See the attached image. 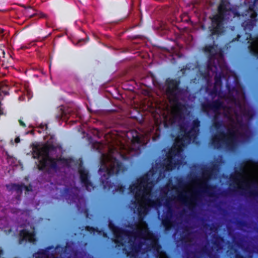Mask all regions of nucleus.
<instances>
[{
  "instance_id": "1",
  "label": "nucleus",
  "mask_w": 258,
  "mask_h": 258,
  "mask_svg": "<svg viewBox=\"0 0 258 258\" xmlns=\"http://www.w3.org/2000/svg\"><path fill=\"white\" fill-rule=\"evenodd\" d=\"M230 3L228 0H221L218 7L217 13L210 18L211 23L208 27L209 37L219 36L224 31V22L229 19V7Z\"/></svg>"
},
{
  "instance_id": "2",
  "label": "nucleus",
  "mask_w": 258,
  "mask_h": 258,
  "mask_svg": "<svg viewBox=\"0 0 258 258\" xmlns=\"http://www.w3.org/2000/svg\"><path fill=\"white\" fill-rule=\"evenodd\" d=\"M56 149L55 147L52 144H45L42 147L35 145L33 147L32 155L35 159H39L42 157V159L39 161L37 168L40 171H44L46 167L56 170L58 169L57 163L56 159L50 156L49 153Z\"/></svg>"
},
{
  "instance_id": "3",
  "label": "nucleus",
  "mask_w": 258,
  "mask_h": 258,
  "mask_svg": "<svg viewBox=\"0 0 258 258\" xmlns=\"http://www.w3.org/2000/svg\"><path fill=\"white\" fill-rule=\"evenodd\" d=\"M165 84L166 92L170 98V102L173 104L177 113L181 115L186 107L185 104L179 101V96L182 92V89L179 87L180 81L179 79L168 78Z\"/></svg>"
},
{
  "instance_id": "4",
  "label": "nucleus",
  "mask_w": 258,
  "mask_h": 258,
  "mask_svg": "<svg viewBox=\"0 0 258 258\" xmlns=\"http://www.w3.org/2000/svg\"><path fill=\"white\" fill-rule=\"evenodd\" d=\"M238 133L237 130L233 129H229L227 134L223 131H219L212 138L210 144L214 149H220L224 145L228 150H232L237 144Z\"/></svg>"
},
{
  "instance_id": "5",
  "label": "nucleus",
  "mask_w": 258,
  "mask_h": 258,
  "mask_svg": "<svg viewBox=\"0 0 258 258\" xmlns=\"http://www.w3.org/2000/svg\"><path fill=\"white\" fill-rule=\"evenodd\" d=\"M216 186L215 185L208 184L207 182H203L200 187L194 191L190 197H188L187 200H185L186 197L185 192H181L177 196L179 201H182L187 206L189 209L192 210L196 207L197 202L199 201L200 196L201 192L207 194L210 197H215V194L213 192Z\"/></svg>"
},
{
  "instance_id": "6",
  "label": "nucleus",
  "mask_w": 258,
  "mask_h": 258,
  "mask_svg": "<svg viewBox=\"0 0 258 258\" xmlns=\"http://www.w3.org/2000/svg\"><path fill=\"white\" fill-rule=\"evenodd\" d=\"M110 162V165L109 167L106 165L105 161L101 160V163L104 165V169L107 172L105 180L101 179V184L103 185L104 189L110 190L113 186V183L109 179L110 177L114 174L117 175L120 172H123L125 170V168L123 164L115 157H111L109 159Z\"/></svg>"
},
{
  "instance_id": "7",
  "label": "nucleus",
  "mask_w": 258,
  "mask_h": 258,
  "mask_svg": "<svg viewBox=\"0 0 258 258\" xmlns=\"http://www.w3.org/2000/svg\"><path fill=\"white\" fill-rule=\"evenodd\" d=\"M200 121L198 119H194L191 123L190 128L187 131V128L184 126H180V129L181 134V137H178L176 140V146L179 144V146H184V144H189L191 141H195L199 134Z\"/></svg>"
},
{
  "instance_id": "8",
  "label": "nucleus",
  "mask_w": 258,
  "mask_h": 258,
  "mask_svg": "<svg viewBox=\"0 0 258 258\" xmlns=\"http://www.w3.org/2000/svg\"><path fill=\"white\" fill-rule=\"evenodd\" d=\"M109 228L115 237L114 242L118 247L123 246L124 245V243L122 241L123 238L122 235L130 237L131 236V234H134L135 236L140 237H142L143 235V231L141 230L137 229L135 231H130L120 228L111 222H110L109 224Z\"/></svg>"
},
{
  "instance_id": "9",
  "label": "nucleus",
  "mask_w": 258,
  "mask_h": 258,
  "mask_svg": "<svg viewBox=\"0 0 258 258\" xmlns=\"http://www.w3.org/2000/svg\"><path fill=\"white\" fill-rule=\"evenodd\" d=\"M163 199L158 198L153 200L150 197L145 198L144 204H139L137 208L139 219L143 220L151 208H159L162 205Z\"/></svg>"
},
{
  "instance_id": "10",
  "label": "nucleus",
  "mask_w": 258,
  "mask_h": 258,
  "mask_svg": "<svg viewBox=\"0 0 258 258\" xmlns=\"http://www.w3.org/2000/svg\"><path fill=\"white\" fill-rule=\"evenodd\" d=\"M254 3L249 5L248 9L245 11V17L247 19L242 23V26L244 30H251L255 26L256 22L257 12L254 10Z\"/></svg>"
},
{
  "instance_id": "11",
  "label": "nucleus",
  "mask_w": 258,
  "mask_h": 258,
  "mask_svg": "<svg viewBox=\"0 0 258 258\" xmlns=\"http://www.w3.org/2000/svg\"><path fill=\"white\" fill-rule=\"evenodd\" d=\"M201 110L206 114H209L210 110H212L215 114H220V110L225 107L223 101L219 99L212 101H208L201 103Z\"/></svg>"
},
{
  "instance_id": "12",
  "label": "nucleus",
  "mask_w": 258,
  "mask_h": 258,
  "mask_svg": "<svg viewBox=\"0 0 258 258\" xmlns=\"http://www.w3.org/2000/svg\"><path fill=\"white\" fill-rule=\"evenodd\" d=\"M143 232V235L142 237H140L138 236H136L134 234H131V236L128 237L129 238L128 243L130 245V249L131 251H128L126 247H123L122 248V252L126 255L127 256H129L131 257H134L137 253H138L143 245V243L141 242H139L138 243L135 242V240L137 238H144V236H145V232Z\"/></svg>"
},
{
  "instance_id": "13",
  "label": "nucleus",
  "mask_w": 258,
  "mask_h": 258,
  "mask_svg": "<svg viewBox=\"0 0 258 258\" xmlns=\"http://www.w3.org/2000/svg\"><path fill=\"white\" fill-rule=\"evenodd\" d=\"M205 51L209 53L208 60L207 62V70L209 71H213V67L214 68V71L216 72L218 69V66L215 62L217 49L214 45H209L205 47Z\"/></svg>"
},
{
  "instance_id": "14",
  "label": "nucleus",
  "mask_w": 258,
  "mask_h": 258,
  "mask_svg": "<svg viewBox=\"0 0 258 258\" xmlns=\"http://www.w3.org/2000/svg\"><path fill=\"white\" fill-rule=\"evenodd\" d=\"M80 182L82 186L88 191H91L94 188L93 183L90 180L89 171L84 167L80 166L78 169Z\"/></svg>"
},
{
  "instance_id": "15",
  "label": "nucleus",
  "mask_w": 258,
  "mask_h": 258,
  "mask_svg": "<svg viewBox=\"0 0 258 258\" xmlns=\"http://www.w3.org/2000/svg\"><path fill=\"white\" fill-rule=\"evenodd\" d=\"M253 163L254 161L252 159H246L244 160L242 163H241L239 167V171L237 170H235V174H231L230 176V180L237 183L238 182L242 185H245L246 187H249L248 183L244 180L242 179L241 173L244 172V168L246 164L247 163Z\"/></svg>"
},
{
  "instance_id": "16",
  "label": "nucleus",
  "mask_w": 258,
  "mask_h": 258,
  "mask_svg": "<svg viewBox=\"0 0 258 258\" xmlns=\"http://www.w3.org/2000/svg\"><path fill=\"white\" fill-rule=\"evenodd\" d=\"M80 189L77 187H66L63 189V195L69 204L80 202L82 199L79 196Z\"/></svg>"
},
{
  "instance_id": "17",
  "label": "nucleus",
  "mask_w": 258,
  "mask_h": 258,
  "mask_svg": "<svg viewBox=\"0 0 258 258\" xmlns=\"http://www.w3.org/2000/svg\"><path fill=\"white\" fill-rule=\"evenodd\" d=\"M139 182V183L138 185H130L129 187L130 192H134L135 189H137L135 197L136 200H138V198L141 197V187L147 184H152L153 181L150 180L148 174H145L140 178Z\"/></svg>"
},
{
  "instance_id": "18",
  "label": "nucleus",
  "mask_w": 258,
  "mask_h": 258,
  "mask_svg": "<svg viewBox=\"0 0 258 258\" xmlns=\"http://www.w3.org/2000/svg\"><path fill=\"white\" fill-rule=\"evenodd\" d=\"M172 214V211L171 208L169 207L166 215L163 218L161 221V223L166 231H169L172 227V222L171 220Z\"/></svg>"
},
{
  "instance_id": "19",
  "label": "nucleus",
  "mask_w": 258,
  "mask_h": 258,
  "mask_svg": "<svg viewBox=\"0 0 258 258\" xmlns=\"http://www.w3.org/2000/svg\"><path fill=\"white\" fill-rule=\"evenodd\" d=\"M6 187L10 191L15 190L18 196H20L23 190V183L21 184L18 183H11L9 185H7Z\"/></svg>"
},
{
  "instance_id": "20",
  "label": "nucleus",
  "mask_w": 258,
  "mask_h": 258,
  "mask_svg": "<svg viewBox=\"0 0 258 258\" xmlns=\"http://www.w3.org/2000/svg\"><path fill=\"white\" fill-rule=\"evenodd\" d=\"M214 70V68L213 67V71L211 72L216 73V75L214 77L215 82L214 86L221 88L222 86V79L225 77L224 74L222 72L218 73V70L216 72H215Z\"/></svg>"
},
{
  "instance_id": "21",
  "label": "nucleus",
  "mask_w": 258,
  "mask_h": 258,
  "mask_svg": "<svg viewBox=\"0 0 258 258\" xmlns=\"http://www.w3.org/2000/svg\"><path fill=\"white\" fill-rule=\"evenodd\" d=\"M53 248V246H48L45 249H39L34 256L35 258H45L48 256V251Z\"/></svg>"
},
{
  "instance_id": "22",
  "label": "nucleus",
  "mask_w": 258,
  "mask_h": 258,
  "mask_svg": "<svg viewBox=\"0 0 258 258\" xmlns=\"http://www.w3.org/2000/svg\"><path fill=\"white\" fill-rule=\"evenodd\" d=\"M214 238L215 240L212 241V244L214 248L217 251L221 250L222 249V243L224 241V237L220 235H216Z\"/></svg>"
},
{
  "instance_id": "23",
  "label": "nucleus",
  "mask_w": 258,
  "mask_h": 258,
  "mask_svg": "<svg viewBox=\"0 0 258 258\" xmlns=\"http://www.w3.org/2000/svg\"><path fill=\"white\" fill-rule=\"evenodd\" d=\"M218 169V165L216 163L212 164L211 166L206 167L204 170L203 174L207 176H210L212 175L214 172H216Z\"/></svg>"
},
{
  "instance_id": "24",
  "label": "nucleus",
  "mask_w": 258,
  "mask_h": 258,
  "mask_svg": "<svg viewBox=\"0 0 258 258\" xmlns=\"http://www.w3.org/2000/svg\"><path fill=\"white\" fill-rule=\"evenodd\" d=\"M219 115L218 114H215L213 119L212 126L217 131L224 126L222 120H217Z\"/></svg>"
},
{
  "instance_id": "25",
  "label": "nucleus",
  "mask_w": 258,
  "mask_h": 258,
  "mask_svg": "<svg viewBox=\"0 0 258 258\" xmlns=\"http://www.w3.org/2000/svg\"><path fill=\"white\" fill-rule=\"evenodd\" d=\"M154 185L153 182H152V184H147L145 185L142 186L143 187V195L142 198L144 199V201H145V198L149 197L150 195V193L151 190H152L153 186Z\"/></svg>"
},
{
  "instance_id": "26",
  "label": "nucleus",
  "mask_w": 258,
  "mask_h": 258,
  "mask_svg": "<svg viewBox=\"0 0 258 258\" xmlns=\"http://www.w3.org/2000/svg\"><path fill=\"white\" fill-rule=\"evenodd\" d=\"M20 235L21 237V241L28 239L30 242L32 241V240L30 238L31 237L34 236L33 234L26 229H23L21 230L20 232Z\"/></svg>"
},
{
  "instance_id": "27",
  "label": "nucleus",
  "mask_w": 258,
  "mask_h": 258,
  "mask_svg": "<svg viewBox=\"0 0 258 258\" xmlns=\"http://www.w3.org/2000/svg\"><path fill=\"white\" fill-rule=\"evenodd\" d=\"M175 165L173 162L172 158L167 156V158L165 160V166L167 170H171Z\"/></svg>"
},
{
  "instance_id": "28",
  "label": "nucleus",
  "mask_w": 258,
  "mask_h": 258,
  "mask_svg": "<svg viewBox=\"0 0 258 258\" xmlns=\"http://www.w3.org/2000/svg\"><path fill=\"white\" fill-rule=\"evenodd\" d=\"M180 151H181L180 149L178 147H177L175 146L173 147V148H172L171 149V150H170L167 156L173 158V157H175L178 153H179Z\"/></svg>"
},
{
  "instance_id": "29",
  "label": "nucleus",
  "mask_w": 258,
  "mask_h": 258,
  "mask_svg": "<svg viewBox=\"0 0 258 258\" xmlns=\"http://www.w3.org/2000/svg\"><path fill=\"white\" fill-rule=\"evenodd\" d=\"M201 251L210 258H215V255L213 253L211 249H209L206 246H204L202 248Z\"/></svg>"
},
{
  "instance_id": "30",
  "label": "nucleus",
  "mask_w": 258,
  "mask_h": 258,
  "mask_svg": "<svg viewBox=\"0 0 258 258\" xmlns=\"http://www.w3.org/2000/svg\"><path fill=\"white\" fill-rule=\"evenodd\" d=\"M230 11L229 12V18L231 16V14L233 15V16L234 18L239 17L240 16H242L243 17H244L245 16V12L241 14L236 9H233L231 8H230Z\"/></svg>"
},
{
  "instance_id": "31",
  "label": "nucleus",
  "mask_w": 258,
  "mask_h": 258,
  "mask_svg": "<svg viewBox=\"0 0 258 258\" xmlns=\"http://www.w3.org/2000/svg\"><path fill=\"white\" fill-rule=\"evenodd\" d=\"M248 49L249 53L252 55L258 58V50L255 46L251 44L248 45Z\"/></svg>"
},
{
  "instance_id": "32",
  "label": "nucleus",
  "mask_w": 258,
  "mask_h": 258,
  "mask_svg": "<svg viewBox=\"0 0 258 258\" xmlns=\"http://www.w3.org/2000/svg\"><path fill=\"white\" fill-rule=\"evenodd\" d=\"M56 163L60 162L62 164L66 165L67 166H70V163L72 161V159H67L64 157H60L58 158H55Z\"/></svg>"
},
{
  "instance_id": "33",
  "label": "nucleus",
  "mask_w": 258,
  "mask_h": 258,
  "mask_svg": "<svg viewBox=\"0 0 258 258\" xmlns=\"http://www.w3.org/2000/svg\"><path fill=\"white\" fill-rule=\"evenodd\" d=\"M85 230L90 232V233H94L95 232H99L100 231L98 230V228L97 227H94L90 226H86Z\"/></svg>"
},
{
  "instance_id": "34",
  "label": "nucleus",
  "mask_w": 258,
  "mask_h": 258,
  "mask_svg": "<svg viewBox=\"0 0 258 258\" xmlns=\"http://www.w3.org/2000/svg\"><path fill=\"white\" fill-rule=\"evenodd\" d=\"M226 88L228 92V94L230 96H233L234 92L236 91V88L234 86H231L228 83L226 84Z\"/></svg>"
},
{
  "instance_id": "35",
  "label": "nucleus",
  "mask_w": 258,
  "mask_h": 258,
  "mask_svg": "<svg viewBox=\"0 0 258 258\" xmlns=\"http://www.w3.org/2000/svg\"><path fill=\"white\" fill-rule=\"evenodd\" d=\"M125 187L122 184H118L115 187L114 190L121 194H123L125 190Z\"/></svg>"
},
{
  "instance_id": "36",
  "label": "nucleus",
  "mask_w": 258,
  "mask_h": 258,
  "mask_svg": "<svg viewBox=\"0 0 258 258\" xmlns=\"http://www.w3.org/2000/svg\"><path fill=\"white\" fill-rule=\"evenodd\" d=\"M35 16H38L39 18H47V15L45 14L41 13V12L34 13L29 16V17L30 18H33Z\"/></svg>"
},
{
  "instance_id": "37",
  "label": "nucleus",
  "mask_w": 258,
  "mask_h": 258,
  "mask_svg": "<svg viewBox=\"0 0 258 258\" xmlns=\"http://www.w3.org/2000/svg\"><path fill=\"white\" fill-rule=\"evenodd\" d=\"M220 92V88L214 86L213 89L211 91L210 94L212 96L214 95L215 96L217 95H219Z\"/></svg>"
},
{
  "instance_id": "38",
  "label": "nucleus",
  "mask_w": 258,
  "mask_h": 258,
  "mask_svg": "<svg viewBox=\"0 0 258 258\" xmlns=\"http://www.w3.org/2000/svg\"><path fill=\"white\" fill-rule=\"evenodd\" d=\"M245 195H247L249 197H258V191H249L248 192H245Z\"/></svg>"
},
{
  "instance_id": "39",
  "label": "nucleus",
  "mask_w": 258,
  "mask_h": 258,
  "mask_svg": "<svg viewBox=\"0 0 258 258\" xmlns=\"http://www.w3.org/2000/svg\"><path fill=\"white\" fill-rule=\"evenodd\" d=\"M58 248H61V251H62L64 254H68L69 253L67 252L68 247L67 246H60V245H58L56 246L55 249H57Z\"/></svg>"
},
{
  "instance_id": "40",
  "label": "nucleus",
  "mask_w": 258,
  "mask_h": 258,
  "mask_svg": "<svg viewBox=\"0 0 258 258\" xmlns=\"http://www.w3.org/2000/svg\"><path fill=\"white\" fill-rule=\"evenodd\" d=\"M133 139L134 142H136L137 143H140L141 142L140 137L138 135H136L135 136H133Z\"/></svg>"
},
{
  "instance_id": "41",
  "label": "nucleus",
  "mask_w": 258,
  "mask_h": 258,
  "mask_svg": "<svg viewBox=\"0 0 258 258\" xmlns=\"http://www.w3.org/2000/svg\"><path fill=\"white\" fill-rule=\"evenodd\" d=\"M23 189H25L26 191H31L32 190V186L31 185L29 186L25 185L23 183Z\"/></svg>"
},
{
  "instance_id": "42",
  "label": "nucleus",
  "mask_w": 258,
  "mask_h": 258,
  "mask_svg": "<svg viewBox=\"0 0 258 258\" xmlns=\"http://www.w3.org/2000/svg\"><path fill=\"white\" fill-rule=\"evenodd\" d=\"M56 117L58 119H62L63 118V119H65L66 117H65L64 111H61L60 112V114L56 115Z\"/></svg>"
},
{
  "instance_id": "43",
  "label": "nucleus",
  "mask_w": 258,
  "mask_h": 258,
  "mask_svg": "<svg viewBox=\"0 0 258 258\" xmlns=\"http://www.w3.org/2000/svg\"><path fill=\"white\" fill-rule=\"evenodd\" d=\"M177 182L180 186H182L185 185L184 181L181 178L177 180Z\"/></svg>"
},
{
  "instance_id": "44",
  "label": "nucleus",
  "mask_w": 258,
  "mask_h": 258,
  "mask_svg": "<svg viewBox=\"0 0 258 258\" xmlns=\"http://www.w3.org/2000/svg\"><path fill=\"white\" fill-rule=\"evenodd\" d=\"M237 224L240 226L243 227L245 226L246 222L243 220H239L237 221Z\"/></svg>"
},
{
  "instance_id": "45",
  "label": "nucleus",
  "mask_w": 258,
  "mask_h": 258,
  "mask_svg": "<svg viewBox=\"0 0 258 258\" xmlns=\"http://www.w3.org/2000/svg\"><path fill=\"white\" fill-rule=\"evenodd\" d=\"M240 37V35L238 34L237 36L232 40V41H239Z\"/></svg>"
},
{
  "instance_id": "46",
  "label": "nucleus",
  "mask_w": 258,
  "mask_h": 258,
  "mask_svg": "<svg viewBox=\"0 0 258 258\" xmlns=\"http://www.w3.org/2000/svg\"><path fill=\"white\" fill-rule=\"evenodd\" d=\"M19 122L20 123V125L24 127H26V125L25 123L21 119L19 120Z\"/></svg>"
},
{
  "instance_id": "47",
  "label": "nucleus",
  "mask_w": 258,
  "mask_h": 258,
  "mask_svg": "<svg viewBox=\"0 0 258 258\" xmlns=\"http://www.w3.org/2000/svg\"><path fill=\"white\" fill-rule=\"evenodd\" d=\"M5 46L3 44H0V49L2 51V53L4 55L5 54V52L4 49Z\"/></svg>"
},
{
  "instance_id": "48",
  "label": "nucleus",
  "mask_w": 258,
  "mask_h": 258,
  "mask_svg": "<svg viewBox=\"0 0 258 258\" xmlns=\"http://www.w3.org/2000/svg\"><path fill=\"white\" fill-rule=\"evenodd\" d=\"M21 49H25L29 48V46H27L26 45H22L21 46Z\"/></svg>"
},
{
  "instance_id": "49",
  "label": "nucleus",
  "mask_w": 258,
  "mask_h": 258,
  "mask_svg": "<svg viewBox=\"0 0 258 258\" xmlns=\"http://www.w3.org/2000/svg\"><path fill=\"white\" fill-rule=\"evenodd\" d=\"M20 142V139L19 137H16L15 139V142L17 144V143H19Z\"/></svg>"
},
{
  "instance_id": "50",
  "label": "nucleus",
  "mask_w": 258,
  "mask_h": 258,
  "mask_svg": "<svg viewBox=\"0 0 258 258\" xmlns=\"http://www.w3.org/2000/svg\"><path fill=\"white\" fill-rule=\"evenodd\" d=\"M44 127H45V130H46L47 128V125L45 124L43 125L40 124L39 126V127L41 128V129H44Z\"/></svg>"
},
{
  "instance_id": "51",
  "label": "nucleus",
  "mask_w": 258,
  "mask_h": 258,
  "mask_svg": "<svg viewBox=\"0 0 258 258\" xmlns=\"http://www.w3.org/2000/svg\"><path fill=\"white\" fill-rule=\"evenodd\" d=\"M1 106H2V103H1V101H0V115L3 114V109L2 108Z\"/></svg>"
},
{
  "instance_id": "52",
  "label": "nucleus",
  "mask_w": 258,
  "mask_h": 258,
  "mask_svg": "<svg viewBox=\"0 0 258 258\" xmlns=\"http://www.w3.org/2000/svg\"><path fill=\"white\" fill-rule=\"evenodd\" d=\"M257 184H258L257 182H255V181H253L250 183V185L253 186H254V187L255 186V185H256Z\"/></svg>"
},
{
  "instance_id": "53",
  "label": "nucleus",
  "mask_w": 258,
  "mask_h": 258,
  "mask_svg": "<svg viewBox=\"0 0 258 258\" xmlns=\"http://www.w3.org/2000/svg\"><path fill=\"white\" fill-rule=\"evenodd\" d=\"M161 191L162 192H163L165 194H167V191H165L164 188H162Z\"/></svg>"
},
{
  "instance_id": "54",
  "label": "nucleus",
  "mask_w": 258,
  "mask_h": 258,
  "mask_svg": "<svg viewBox=\"0 0 258 258\" xmlns=\"http://www.w3.org/2000/svg\"><path fill=\"white\" fill-rule=\"evenodd\" d=\"M156 246L159 247V245H158L157 244H153V247L154 248H155V247H156Z\"/></svg>"
},
{
  "instance_id": "55",
  "label": "nucleus",
  "mask_w": 258,
  "mask_h": 258,
  "mask_svg": "<svg viewBox=\"0 0 258 258\" xmlns=\"http://www.w3.org/2000/svg\"><path fill=\"white\" fill-rule=\"evenodd\" d=\"M238 188H239V189H241V190H244V191H246V190H247V189H245V188H242V187H238Z\"/></svg>"
},
{
  "instance_id": "56",
  "label": "nucleus",
  "mask_w": 258,
  "mask_h": 258,
  "mask_svg": "<svg viewBox=\"0 0 258 258\" xmlns=\"http://www.w3.org/2000/svg\"><path fill=\"white\" fill-rule=\"evenodd\" d=\"M238 123L240 125H242V120H240V121H238Z\"/></svg>"
},
{
  "instance_id": "57",
  "label": "nucleus",
  "mask_w": 258,
  "mask_h": 258,
  "mask_svg": "<svg viewBox=\"0 0 258 258\" xmlns=\"http://www.w3.org/2000/svg\"><path fill=\"white\" fill-rule=\"evenodd\" d=\"M210 224H205V225H204V227H205V228H208V227H210Z\"/></svg>"
},
{
  "instance_id": "58",
  "label": "nucleus",
  "mask_w": 258,
  "mask_h": 258,
  "mask_svg": "<svg viewBox=\"0 0 258 258\" xmlns=\"http://www.w3.org/2000/svg\"><path fill=\"white\" fill-rule=\"evenodd\" d=\"M3 32H4V30L3 29H0V34H2L3 36Z\"/></svg>"
},
{
  "instance_id": "59",
  "label": "nucleus",
  "mask_w": 258,
  "mask_h": 258,
  "mask_svg": "<svg viewBox=\"0 0 258 258\" xmlns=\"http://www.w3.org/2000/svg\"><path fill=\"white\" fill-rule=\"evenodd\" d=\"M31 10V7H29V8H28V10H27V13H30V12H29V11H30V10Z\"/></svg>"
},
{
  "instance_id": "60",
  "label": "nucleus",
  "mask_w": 258,
  "mask_h": 258,
  "mask_svg": "<svg viewBox=\"0 0 258 258\" xmlns=\"http://www.w3.org/2000/svg\"><path fill=\"white\" fill-rule=\"evenodd\" d=\"M52 256H53L52 258H62L61 256H59V257H58V256H54L53 255H52Z\"/></svg>"
},
{
  "instance_id": "61",
  "label": "nucleus",
  "mask_w": 258,
  "mask_h": 258,
  "mask_svg": "<svg viewBox=\"0 0 258 258\" xmlns=\"http://www.w3.org/2000/svg\"><path fill=\"white\" fill-rule=\"evenodd\" d=\"M186 238V235H184L183 236H182V240Z\"/></svg>"
},
{
  "instance_id": "62",
  "label": "nucleus",
  "mask_w": 258,
  "mask_h": 258,
  "mask_svg": "<svg viewBox=\"0 0 258 258\" xmlns=\"http://www.w3.org/2000/svg\"><path fill=\"white\" fill-rule=\"evenodd\" d=\"M210 230H211V231H212V230H213V226H211V227H210Z\"/></svg>"
},
{
  "instance_id": "63",
  "label": "nucleus",
  "mask_w": 258,
  "mask_h": 258,
  "mask_svg": "<svg viewBox=\"0 0 258 258\" xmlns=\"http://www.w3.org/2000/svg\"><path fill=\"white\" fill-rule=\"evenodd\" d=\"M129 227L131 228H133V225H131L130 226H129Z\"/></svg>"
},
{
  "instance_id": "64",
  "label": "nucleus",
  "mask_w": 258,
  "mask_h": 258,
  "mask_svg": "<svg viewBox=\"0 0 258 258\" xmlns=\"http://www.w3.org/2000/svg\"><path fill=\"white\" fill-rule=\"evenodd\" d=\"M86 40H87V41H89V37H87V38H86Z\"/></svg>"
}]
</instances>
